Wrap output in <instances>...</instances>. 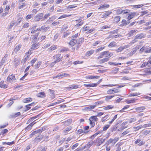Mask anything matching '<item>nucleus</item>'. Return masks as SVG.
Instances as JSON below:
<instances>
[{
  "mask_svg": "<svg viewBox=\"0 0 151 151\" xmlns=\"http://www.w3.org/2000/svg\"><path fill=\"white\" fill-rule=\"evenodd\" d=\"M39 34V33H37V34H36L35 35L33 36V37H34L33 40L34 41H37L38 40L37 37H38Z\"/></svg>",
  "mask_w": 151,
  "mask_h": 151,
  "instance_id": "obj_59",
  "label": "nucleus"
},
{
  "mask_svg": "<svg viewBox=\"0 0 151 151\" xmlns=\"http://www.w3.org/2000/svg\"><path fill=\"white\" fill-rule=\"evenodd\" d=\"M145 52L146 53H151V47H149L147 49L145 48Z\"/></svg>",
  "mask_w": 151,
  "mask_h": 151,
  "instance_id": "obj_44",
  "label": "nucleus"
},
{
  "mask_svg": "<svg viewBox=\"0 0 151 151\" xmlns=\"http://www.w3.org/2000/svg\"><path fill=\"white\" fill-rule=\"evenodd\" d=\"M120 19V17L119 16H117L114 19V22L116 23L118 22Z\"/></svg>",
  "mask_w": 151,
  "mask_h": 151,
  "instance_id": "obj_40",
  "label": "nucleus"
},
{
  "mask_svg": "<svg viewBox=\"0 0 151 151\" xmlns=\"http://www.w3.org/2000/svg\"><path fill=\"white\" fill-rule=\"evenodd\" d=\"M57 48V45H54L51 46L50 47L48 50L49 51L52 52V51L55 50Z\"/></svg>",
  "mask_w": 151,
  "mask_h": 151,
  "instance_id": "obj_24",
  "label": "nucleus"
},
{
  "mask_svg": "<svg viewBox=\"0 0 151 151\" xmlns=\"http://www.w3.org/2000/svg\"><path fill=\"white\" fill-rule=\"evenodd\" d=\"M43 16V14L42 13L38 14L35 18V20L36 21H39Z\"/></svg>",
  "mask_w": 151,
  "mask_h": 151,
  "instance_id": "obj_7",
  "label": "nucleus"
},
{
  "mask_svg": "<svg viewBox=\"0 0 151 151\" xmlns=\"http://www.w3.org/2000/svg\"><path fill=\"white\" fill-rule=\"evenodd\" d=\"M72 129L71 127H67L65 129L64 132L65 134H67L69 131L71 130Z\"/></svg>",
  "mask_w": 151,
  "mask_h": 151,
  "instance_id": "obj_38",
  "label": "nucleus"
},
{
  "mask_svg": "<svg viewBox=\"0 0 151 151\" xmlns=\"http://www.w3.org/2000/svg\"><path fill=\"white\" fill-rule=\"evenodd\" d=\"M137 100L136 99H127L125 101L127 104H129L134 103Z\"/></svg>",
  "mask_w": 151,
  "mask_h": 151,
  "instance_id": "obj_9",
  "label": "nucleus"
},
{
  "mask_svg": "<svg viewBox=\"0 0 151 151\" xmlns=\"http://www.w3.org/2000/svg\"><path fill=\"white\" fill-rule=\"evenodd\" d=\"M45 96V95L44 92L39 93L37 94V97H43Z\"/></svg>",
  "mask_w": 151,
  "mask_h": 151,
  "instance_id": "obj_34",
  "label": "nucleus"
},
{
  "mask_svg": "<svg viewBox=\"0 0 151 151\" xmlns=\"http://www.w3.org/2000/svg\"><path fill=\"white\" fill-rule=\"evenodd\" d=\"M96 107V105H91L86 108V109L91 110Z\"/></svg>",
  "mask_w": 151,
  "mask_h": 151,
  "instance_id": "obj_37",
  "label": "nucleus"
},
{
  "mask_svg": "<svg viewBox=\"0 0 151 151\" xmlns=\"http://www.w3.org/2000/svg\"><path fill=\"white\" fill-rule=\"evenodd\" d=\"M137 30H131L128 33V35L130 37L133 35L136 32Z\"/></svg>",
  "mask_w": 151,
  "mask_h": 151,
  "instance_id": "obj_32",
  "label": "nucleus"
},
{
  "mask_svg": "<svg viewBox=\"0 0 151 151\" xmlns=\"http://www.w3.org/2000/svg\"><path fill=\"white\" fill-rule=\"evenodd\" d=\"M112 13L111 12L109 11L106 12L101 15V17L102 18L106 17L109 16Z\"/></svg>",
  "mask_w": 151,
  "mask_h": 151,
  "instance_id": "obj_8",
  "label": "nucleus"
},
{
  "mask_svg": "<svg viewBox=\"0 0 151 151\" xmlns=\"http://www.w3.org/2000/svg\"><path fill=\"white\" fill-rule=\"evenodd\" d=\"M0 87L4 88H7L6 85L4 84V81H2L0 82Z\"/></svg>",
  "mask_w": 151,
  "mask_h": 151,
  "instance_id": "obj_25",
  "label": "nucleus"
},
{
  "mask_svg": "<svg viewBox=\"0 0 151 151\" xmlns=\"http://www.w3.org/2000/svg\"><path fill=\"white\" fill-rule=\"evenodd\" d=\"M144 35L142 33L138 34L135 37V39H140L144 38Z\"/></svg>",
  "mask_w": 151,
  "mask_h": 151,
  "instance_id": "obj_16",
  "label": "nucleus"
},
{
  "mask_svg": "<svg viewBox=\"0 0 151 151\" xmlns=\"http://www.w3.org/2000/svg\"><path fill=\"white\" fill-rule=\"evenodd\" d=\"M42 137L41 135H39L36 137L34 141L35 142H38L40 141V140L42 139Z\"/></svg>",
  "mask_w": 151,
  "mask_h": 151,
  "instance_id": "obj_22",
  "label": "nucleus"
},
{
  "mask_svg": "<svg viewBox=\"0 0 151 151\" xmlns=\"http://www.w3.org/2000/svg\"><path fill=\"white\" fill-rule=\"evenodd\" d=\"M21 45H19L16 47L15 48H14V52H16L18 51L21 48Z\"/></svg>",
  "mask_w": 151,
  "mask_h": 151,
  "instance_id": "obj_28",
  "label": "nucleus"
},
{
  "mask_svg": "<svg viewBox=\"0 0 151 151\" xmlns=\"http://www.w3.org/2000/svg\"><path fill=\"white\" fill-rule=\"evenodd\" d=\"M109 4H104L99 6L98 8L99 9H105L109 7Z\"/></svg>",
  "mask_w": 151,
  "mask_h": 151,
  "instance_id": "obj_26",
  "label": "nucleus"
},
{
  "mask_svg": "<svg viewBox=\"0 0 151 151\" xmlns=\"http://www.w3.org/2000/svg\"><path fill=\"white\" fill-rule=\"evenodd\" d=\"M77 40L72 39V40L69 42V44L70 45L72 46L76 44H77Z\"/></svg>",
  "mask_w": 151,
  "mask_h": 151,
  "instance_id": "obj_11",
  "label": "nucleus"
},
{
  "mask_svg": "<svg viewBox=\"0 0 151 151\" xmlns=\"http://www.w3.org/2000/svg\"><path fill=\"white\" fill-rule=\"evenodd\" d=\"M107 93L108 94H111L114 93L113 89H110L107 91Z\"/></svg>",
  "mask_w": 151,
  "mask_h": 151,
  "instance_id": "obj_50",
  "label": "nucleus"
},
{
  "mask_svg": "<svg viewBox=\"0 0 151 151\" xmlns=\"http://www.w3.org/2000/svg\"><path fill=\"white\" fill-rule=\"evenodd\" d=\"M115 95H113L110 96H106V101H108L109 100L111 99L115 96Z\"/></svg>",
  "mask_w": 151,
  "mask_h": 151,
  "instance_id": "obj_46",
  "label": "nucleus"
},
{
  "mask_svg": "<svg viewBox=\"0 0 151 151\" xmlns=\"http://www.w3.org/2000/svg\"><path fill=\"white\" fill-rule=\"evenodd\" d=\"M99 78V76H88L86 77V78L88 79H93L94 78Z\"/></svg>",
  "mask_w": 151,
  "mask_h": 151,
  "instance_id": "obj_18",
  "label": "nucleus"
},
{
  "mask_svg": "<svg viewBox=\"0 0 151 151\" xmlns=\"http://www.w3.org/2000/svg\"><path fill=\"white\" fill-rule=\"evenodd\" d=\"M150 132V130H145L142 132V133L143 134L145 135H146L149 134Z\"/></svg>",
  "mask_w": 151,
  "mask_h": 151,
  "instance_id": "obj_45",
  "label": "nucleus"
},
{
  "mask_svg": "<svg viewBox=\"0 0 151 151\" xmlns=\"http://www.w3.org/2000/svg\"><path fill=\"white\" fill-rule=\"evenodd\" d=\"M8 81L10 83H12L15 81L16 80L14 75H11L9 76L7 78Z\"/></svg>",
  "mask_w": 151,
  "mask_h": 151,
  "instance_id": "obj_6",
  "label": "nucleus"
},
{
  "mask_svg": "<svg viewBox=\"0 0 151 151\" xmlns=\"http://www.w3.org/2000/svg\"><path fill=\"white\" fill-rule=\"evenodd\" d=\"M129 105H127L124 106V107L120 111L121 112L126 111L125 110L129 108Z\"/></svg>",
  "mask_w": 151,
  "mask_h": 151,
  "instance_id": "obj_42",
  "label": "nucleus"
},
{
  "mask_svg": "<svg viewBox=\"0 0 151 151\" xmlns=\"http://www.w3.org/2000/svg\"><path fill=\"white\" fill-rule=\"evenodd\" d=\"M145 106H141L138 107L136 108L135 109V110L136 111H138L139 112H142L145 109Z\"/></svg>",
  "mask_w": 151,
  "mask_h": 151,
  "instance_id": "obj_15",
  "label": "nucleus"
},
{
  "mask_svg": "<svg viewBox=\"0 0 151 151\" xmlns=\"http://www.w3.org/2000/svg\"><path fill=\"white\" fill-rule=\"evenodd\" d=\"M127 124V122H123L121 124V128L118 129L119 131H121L122 130H123L124 129L126 128L127 127V126H125Z\"/></svg>",
  "mask_w": 151,
  "mask_h": 151,
  "instance_id": "obj_13",
  "label": "nucleus"
},
{
  "mask_svg": "<svg viewBox=\"0 0 151 151\" xmlns=\"http://www.w3.org/2000/svg\"><path fill=\"white\" fill-rule=\"evenodd\" d=\"M144 5V4H141L137 5H134L132 6L134 8H139L141 7L142 6Z\"/></svg>",
  "mask_w": 151,
  "mask_h": 151,
  "instance_id": "obj_36",
  "label": "nucleus"
},
{
  "mask_svg": "<svg viewBox=\"0 0 151 151\" xmlns=\"http://www.w3.org/2000/svg\"><path fill=\"white\" fill-rule=\"evenodd\" d=\"M105 52V54H104V55H105V57L106 58H109L112 55V54L111 52H109L108 51H105L103 52Z\"/></svg>",
  "mask_w": 151,
  "mask_h": 151,
  "instance_id": "obj_14",
  "label": "nucleus"
},
{
  "mask_svg": "<svg viewBox=\"0 0 151 151\" xmlns=\"http://www.w3.org/2000/svg\"><path fill=\"white\" fill-rule=\"evenodd\" d=\"M35 29V27H33L32 28H30L29 29V30L30 31H31V33L33 34V33H35L37 31H38V30H37V29Z\"/></svg>",
  "mask_w": 151,
  "mask_h": 151,
  "instance_id": "obj_19",
  "label": "nucleus"
},
{
  "mask_svg": "<svg viewBox=\"0 0 151 151\" xmlns=\"http://www.w3.org/2000/svg\"><path fill=\"white\" fill-rule=\"evenodd\" d=\"M136 121V119L135 118H132L130 119L129 120V123H131L132 122H135Z\"/></svg>",
  "mask_w": 151,
  "mask_h": 151,
  "instance_id": "obj_57",
  "label": "nucleus"
},
{
  "mask_svg": "<svg viewBox=\"0 0 151 151\" xmlns=\"http://www.w3.org/2000/svg\"><path fill=\"white\" fill-rule=\"evenodd\" d=\"M15 22L14 21H12L10 24V25L8 27L9 29H11L12 27L14 25Z\"/></svg>",
  "mask_w": 151,
  "mask_h": 151,
  "instance_id": "obj_49",
  "label": "nucleus"
},
{
  "mask_svg": "<svg viewBox=\"0 0 151 151\" xmlns=\"http://www.w3.org/2000/svg\"><path fill=\"white\" fill-rule=\"evenodd\" d=\"M32 101V99L30 98H28L26 99H24L23 100V101L24 103H27Z\"/></svg>",
  "mask_w": 151,
  "mask_h": 151,
  "instance_id": "obj_31",
  "label": "nucleus"
},
{
  "mask_svg": "<svg viewBox=\"0 0 151 151\" xmlns=\"http://www.w3.org/2000/svg\"><path fill=\"white\" fill-rule=\"evenodd\" d=\"M98 120V119L96 116H91L89 119V121H93L95 122Z\"/></svg>",
  "mask_w": 151,
  "mask_h": 151,
  "instance_id": "obj_21",
  "label": "nucleus"
},
{
  "mask_svg": "<svg viewBox=\"0 0 151 151\" xmlns=\"http://www.w3.org/2000/svg\"><path fill=\"white\" fill-rule=\"evenodd\" d=\"M72 122V120L71 119H69L63 122V124L65 126H68L70 125Z\"/></svg>",
  "mask_w": 151,
  "mask_h": 151,
  "instance_id": "obj_10",
  "label": "nucleus"
},
{
  "mask_svg": "<svg viewBox=\"0 0 151 151\" xmlns=\"http://www.w3.org/2000/svg\"><path fill=\"white\" fill-rule=\"evenodd\" d=\"M39 45L40 44L39 43H35L32 45L31 49L33 50L37 49L39 47Z\"/></svg>",
  "mask_w": 151,
  "mask_h": 151,
  "instance_id": "obj_12",
  "label": "nucleus"
},
{
  "mask_svg": "<svg viewBox=\"0 0 151 151\" xmlns=\"http://www.w3.org/2000/svg\"><path fill=\"white\" fill-rule=\"evenodd\" d=\"M41 149V150H39L40 151H46L47 149V146H42L41 145L39 146L38 149Z\"/></svg>",
  "mask_w": 151,
  "mask_h": 151,
  "instance_id": "obj_20",
  "label": "nucleus"
},
{
  "mask_svg": "<svg viewBox=\"0 0 151 151\" xmlns=\"http://www.w3.org/2000/svg\"><path fill=\"white\" fill-rule=\"evenodd\" d=\"M84 41V38H81L79 39L78 41L77 44H80L81 43H82V42H83Z\"/></svg>",
  "mask_w": 151,
  "mask_h": 151,
  "instance_id": "obj_55",
  "label": "nucleus"
},
{
  "mask_svg": "<svg viewBox=\"0 0 151 151\" xmlns=\"http://www.w3.org/2000/svg\"><path fill=\"white\" fill-rule=\"evenodd\" d=\"M129 45H127L124 46L121 45L119 48L116 49V51L117 52H121L124 49L129 47Z\"/></svg>",
  "mask_w": 151,
  "mask_h": 151,
  "instance_id": "obj_3",
  "label": "nucleus"
},
{
  "mask_svg": "<svg viewBox=\"0 0 151 151\" xmlns=\"http://www.w3.org/2000/svg\"><path fill=\"white\" fill-rule=\"evenodd\" d=\"M140 94L139 93H131L129 96H135L139 95Z\"/></svg>",
  "mask_w": 151,
  "mask_h": 151,
  "instance_id": "obj_58",
  "label": "nucleus"
},
{
  "mask_svg": "<svg viewBox=\"0 0 151 151\" xmlns=\"http://www.w3.org/2000/svg\"><path fill=\"white\" fill-rule=\"evenodd\" d=\"M45 129V128L44 127H43L41 129H37V130L35 131H36V133H41L43 131H44Z\"/></svg>",
  "mask_w": 151,
  "mask_h": 151,
  "instance_id": "obj_33",
  "label": "nucleus"
},
{
  "mask_svg": "<svg viewBox=\"0 0 151 151\" xmlns=\"http://www.w3.org/2000/svg\"><path fill=\"white\" fill-rule=\"evenodd\" d=\"M50 92L49 95L51 97V98L53 99L55 98V96L54 94V91L53 90H49Z\"/></svg>",
  "mask_w": 151,
  "mask_h": 151,
  "instance_id": "obj_17",
  "label": "nucleus"
},
{
  "mask_svg": "<svg viewBox=\"0 0 151 151\" xmlns=\"http://www.w3.org/2000/svg\"><path fill=\"white\" fill-rule=\"evenodd\" d=\"M84 86H85L86 87L89 88L91 87H93L96 86H97L96 83H91L89 84H84Z\"/></svg>",
  "mask_w": 151,
  "mask_h": 151,
  "instance_id": "obj_23",
  "label": "nucleus"
},
{
  "mask_svg": "<svg viewBox=\"0 0 151 151\" xmlns=\"http://www.w3.org/2000/svg\"><path fill=\"white\" fill-rule=\"evenodd\" d=\"M38 116V115H37L35 116L32 117L30 118L27 121V124H29L31 122H32L34 119L37 118Z\"/></svg>",
  "mask_w": 151,
  "mask_h": 151,
  "instance_id": "obj_35",
  "label": "nucleus"
},
{
  "mask_svg": "<svg viewBox=\"0 0 151 151\" xmlns=\"http://www.w3.org/2000/svg\"><path fill=\"white\" fill-rule=\"evenodd\" d=\"M32 127V125L31 124H30L26 127L25 128V130L26 131L29 130V129H30Z\"/></svg>",
  "mask_w": 151,
  "mask_h": 151,
  "instance_id": "obj_62",
  "label": "nucleus"
},
{
  "mask_svg": "<svg viewBox=\"0 0 151 151\" xmlns=\"http://www.w3.org/2000/svg\"><path fill=\"white\" fill-rule=\"evenodd\" d=\"M105 52H101L100 55L98 57V58L100 59L104 57V54H105Z\"/></svg>",
  "mask_w": 151,
  "mask_h": 151,
  "instance_id": "obj_52",
  "label": "nucleus"
},
{
  "mask_svg": "<svg viewBox=\"0 0 151 151\" xmlns=\"http://www.w3.org/2000/svg\"><path fill=\"white\" fill-rule=\"evenodd\" d=\"M130 12L129 10L126 9V10H123V14H125L127 13H128Z\"/></svg>",
  "mask_w": 151,
  "mask_h": 151,
  "instance_id": "obj_63",
  "label": "nucleus"
},
{
  "mask_svg": "<svg viewBox=\"0 0 151 151\" xmlns=\"http://www.w3.org/2000/svg\"><path fill=\"white\" fill-rule=\"evenodd\" d=\"M76 7V6H74L73 5H69L67 7V9H73L75 8V7Z\"/></svg>",
  "mask_w": 151,
  "mask_h": 151,
  "instance_id": "obj_64",
  "label": "nucleus"
},
{
  "mask_svg": "<svg viewBox=\"0 0 151 151\" xmlns=\"http://www.w3.org/2000/svg\"><path fill=\"white\" fill-rule=\"evenodd\" d=\"M114 108V106L111 105L108 106L104 108V109H112Z\"/></svg>",
  "mask_w": 151,
  "mask_h": 151,
  "instance_id": "obj_54",
  "label": "nucleus"
},
{
  "mask_svg": "<svg viewBox=\"0 0 151 151\" xmlns=\"http://www.w3.org/2000/svg\"><path fill=\"white\" fill-rule=\"evenodd\" d=\"M119 139V137H115L114 139L110 138L107 141L106 145H109L111 144V146H113Z\"/></svg>",
  "mask_w": 151,
  "mask_h": 151,
  "instance_id": "obj_1",
  "label": "nucleus"
},
{
  "mask_svg": "<svg viewBox=\"0 0 151 151\" xmlns=\"http://www.w3.org/2000/svg\"><path fill=\"white\" fill-rule=\"evenodd\" d=\"M78 36V33H76L75 35L72 36L71 37V38L72 39H74V40H76V39L77 38Z\"/></svg>",
  "mask_w": 151,
  "mask_h": 151,
  "instance_id": "obj_61",
  "label": "nucleus"
},
{
  "mask_svg": "<svg viewBox=\"0 0 151 151\" xmlns=\"http://www.w3.org/2000/svg\"><path fill=\"white\" fill-rule=\"evenodd\" d=\"M147 116H145L142 117V118L140 119L139 121V122H142L146 120V118Z\"/></svg>",
  "mask_w": 151,
  "mask_h": 151,
  "instance_id": "obj_51",
  "label": "nucleus"
},
{
  "mask_svg": "<svg viewBox=\"0 0 151 151\" xmlns=\"http://www.w3.org/2000/svg\"><path fill=\"white\" fill-rule=\"evenodd\" d=\"M139 15V13L137 12H133L128 15L127 19L128 20H130L133 18L135 16H137Z\"/></svg>",
  "mask_w": 151,
  "mask_h": 151,
  "instance_id": "obj_5",
  "label": "nucleus"
},
{
  "mask_svg": "<svg viewBox=\"0 0 151 151\" xmlns=\"http://www.w3.org/2000/svg\"><path fill=\"white\" fill-rule=\"evenodd\" d=\"M104 48H105V47H100L96 49V53L99 52L102 50Z\"/></svg>",
  "mask_w": 151,
  "mask_h": 151,
  "instance_id": "obj_53",
  "label": "nucleus"
},
{
  "mask_svg": "<svg viewBox=\"0 0 151 151\" xmlns=\"http://www.w3.org/2000/svg\"><path fill=\"white\" fill-rule=\"evenodd\" d=\"M151 126V124H144L142 126V128H145L147 127H150Z\"/></svg>",
  "mask_w": 151,
  "mask_h": 151,
  "instance_id": "obj_60",
  "label": "nucleus"
},
{
  "mask_svg": "<svg viewBox=\"0 0 151 151\" xmlns=\"http://www.w3.org/2000/svg\"><path fill=\"white\" fill-rule=\"evenodd\" d=\"M53 58L55 60L51 63V65L52 66L56 63L59 62L62 59L61 57H60V54L54 56Z\"/></svg>",
  "mask_w": 151,
  "mask_h": 151,
  "instance_id": "obj_2",
  "label": "nucleus"
},
{
  "mask_svg": "<svg viewBox=\"0 0 151 151\" xmlns=\"http://www.w3.org/2000/svg\"><path fill=\"white\" fill-rule=\"evenodd\" d=\"M94 53V51L93 50H90L88 51L87 53V55L90 56Z\"/></svg>",
  "mask_w": 151,
  "mask_h": 151,
  "instance_id": "obj_56",
  "label": "nucleus"
},
{
  "mask_svg": "<svg viewBox=\"0 0 151 151\" xmlns=\"http://www.w3.org/2000/svg\"><path fill=\"white\" fill-rule=\"evenodd\" d=\"M142 128V125H139L137 127H134V129H135V131H138L139 129H141V128Z\"/></svg>",
  "mask_w": 151,
  "mask_h": 151,
  "instance_id": "obj_47",
  "label": "nucleus"
},
{
  "mask_svg": "<svg viewBox=\"0 0 151 151\" xmlns=\"http://www.w3.org/2000/svg\"><path fill=\"white\" fill-rule=\"evenodd\" d=\"M110 25H106L102 26L101 28V30L106 28H110Z\"/></svg>",
  "mask_w": 151,
  "mask_h": 151,
  "instance_id": "obj_48",
  "label": "nucleus"
},
{
  "mask_svg": "<svg viewBox=\"0 0 151 151\" xmlns=\"http://www.w3.org/2000/svg\"><path fill=\"white\" fill-rule=\"evenodd\" d=\"M71 15H67L65 14H63L58 18V19H61L63 18H66L70 16Z\"/></svg>",
  "mask_w": 151,
  "mask_h": 151,
  "instance_id": "obj_43",
  "label": "nucleus"
},
{
  "mask_svg": "<svg viewBox=\"0 0 151 151\" xmlns=\"http://www.w3.org/2000/svg\"><path fill=\"white\" fill-rule=\"evenodd\" d=\"M109 60V58H104V59H102L101 60H100L99 61V63H105V62L108 61Z\"/></svg>",
  "mask_w": 151,
  "mask_h": 151,
  "instance_id": "obj_30",
  "label": "nucleus"
},
{
  "mask_svg": "<svg viewBox=\"0 0 151 151\" xmlns=\"http://www.w3.org/2000/svg\"><path fill=\"white\" fill-rule=\"evenodd\" d=\"M68 74L61 72L58 73L56 76L53 77V78H60L64 77L65 76H69Z\"/></svg>",
  "mask_w": 151,
  "mask_h": 151,
  "instance_id": "obj_4",
  "label": "nucleus"
},
{
  "mask_svg": "<svg viewBox=\"0 0 151 151\" xmlns=\"http://www.w3.org/2000/svg\"><path fill=\"white\" fill-rule=\"evenodd\" d=\"M19 6L18 7L19 9H21L23 8L24 7L26 6V4L24 3H19Z\"/></svg>",
  "mask_w": 151,
  "mask_h": 151,
  "instance_id": "obj_29",
  "label": "nucleus"
},
{
  "mask_svg": "<svg viewBox=\"0 0 151 151\" xmlns=\"http://www.w3.org/2000/svg\"><path fill=\"white\" fill-rule=\"evenodd\" d=\"M123 8H122L121 9H118L116 10V13L117 14H119L122 13H123V9H122Z\"/></svg>",
  "mask_w": 151,
  "mask_h": 151,
  "instance_id": "obj_39",
  "label": "nucleus"
},
{
  "mask_svg": "<svg viewBox=\"0 0 151 151\" xmlns=\"http://www.w3.org/2000/svg\"><path fill=\"white\" fill-rule=\"evenodd\" d=\"M78 87V85H71L69 87H68V88H71V89H76Z\"/></svg>",
  "mask_w": 151,
  "mask_h": 151,
  "instance_id": "obj_41",
  "label": "nucleus"
},
{
  "mask_svg": "<svg viewBox=\"0 0 151 151\" xmlns=\"http://www.w3.org/2000/svg\"><path fill=\"white\" fill-rule=\"evenodd\" d=\"M116 46V42H112L110 43L109 45L108 46L109 47H112Z\"/></svg>",
  "mask_w": 151,
  "mask_h": 151,
  "instance_id": "obj_27",
  "label": "nucleus"
}]
</instances>
